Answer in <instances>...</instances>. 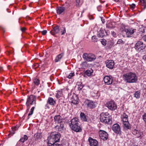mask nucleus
Wrapping results in <instances>:
<instances>
[{"mask_svg":"<svg viewBox=\"0 0 146 146\" xmlns=\"http://www.w3.org/2000/svg\"><path fill=\"white\" fill-rule=\"evenodd\" d=\"M123 78L126 82L129 83H136L138 80V77L134 72H130L124 74Z\"/></svg>","mask_w":146,"mask_h":146,"instance_id":"1","label":"nucleus"},{"mask_svg":"<svg viewBox=\"0 0 146 146\" xmlns=\"http://www.w3.org/2000/svg\"><path fill=\"white\" fill-rule=\"evenodd\" d=\"M70 128L74 131L77 132H81L82 129L79 123V120L77 118L72 119L69 123Z\"/></svg>","mask_w":146,"mask_h":146,"instance_id":"2","label":"nucleus"},{"mask_svg":"<svg viewBox=\"0 0 146 146\" xmlns=\"http://www.w3.org/2000/svg\"><path fill=\"white\" fill-rule=\"evenodd\" d=\"M60 135V134L52 133L48 137V142L51 145H54L56 143L59 141Z\"/></svg>","mask_w":146,"mask_h":146,"instance_id":"3","label":"nucleus"},{"mask_svg":"<svg viewBox=\"0 0 146 146\" xmlns=\"http://www.w3.org/2000/svg\"><path fill=\"white\" fill-rule=\"evenodd\" d=\"M100 119L101 122L109 124L112 122L111 116L107 112L102 113L100 115Z\"/></svg>","mask_w":146,"mask_h":146,"instance_id":"4","label":"nucleus"},{"mask_svg":"<svg viewBox=\"0 0 146 146\" xmlns=\"http://www.w3.org/2000/svg\"><path fill=\"white\" fill-rule=\"evenodd\" d=\"M60 30H62L61 35H63L66 32L65 28L64 27H62V29H60L59 26L58 25H57L55 27H53V29L50 32V33L52 35H55L58 33H59Z\"/></svg>","mask_w":146,"mask_h":146,"instance_id":"5","label":"nucleus"},{"mask_svg":"<svg viewBox=\"0 0 146 146\" xmlns=\"http://www.w3.org/2000/svg\"><path fill=\"white\" fill-rule=\"evenodd\" d=\"M145 45L141 41H137L135 45V48L137 51L142 52L145 50Z\"/></svg>","mask_w":146,"mask_h":146,"instance_id":"6","label":"nucleus"},{"mask_svg":"<svg viewBox=\"0 0 146 146\" xmlns=\"http://www.w3.org/2000/svg\"><path fill=\"white\" fill-rule=\"evenodd\" d=\"M83 59L88 62L94 61L96 59L95 56L93 54L84 53L83 55Z\"/></svg>","mask_w":146,"mask_h":146,"instance_id":"7","label":"nucleus"},{"mask_svg":"<svg viewBox=\"0 0 146 146\" xmlns=\"http://www.w3.org/2000/svg\"><path fill=\"white\" fill-rule=\"evenodd\" d=\"M36 99V97L35 96L31 95L27 98L26 104H29L31 105L35 104V106Z\"/></svg>","mask_w":146,"mask_h":146,"instance_id":"8","label":"nucleus"},{"mask_svg":"<svg viewBox=\"0 0 146 146\" xmlns=\"http://www.w3.org/2000/svg\"><path fill=\"white\" fill-rule=\"evenodd\" d=\"M106 106L109 109L111 110H114L117 108V106L115 103L113 101H110L108 102L106 104Z\"/></svg>","mask_w":146,"mask_h":146,"instance_id":"9","label":"nucleus"},{"mask_svg":"<svg viewBox=\"0 0 146 146\" xmlns=\"http://www.w3.org/2000/svg\"><path fill=\"white\" fill-rule=\"evenodd\" d=\"M112 129L115 133L120 135L121 134V128L118 124L117 123L114 124L112 126Z\"/></svg>","mask_w":146,"mask_h":146,"instance_id":"10","label":"nucleus"},{"mask_svg":"<svg viewBox=\"0 0 146 146\" xmlns=\"http://www.w3.org/2000/svg\"><path fill=\"white\" fill-rule=\"evenodd\" d=\"M125 31L126 33L127 36L128 37H131V35L136 31V29H133L132 28L126 29H125L123 30Z\"/></svg>","mask_w":146,"mask_h":146,"instance_id":"11","label":"nucleus"},{"mask_svg":"<svg viewBox=\"0 0 146 146\" xmlns=\"http://www.w3.org/2000/svg\"><path fill=\"white\" fill-rule=\"evenodd\" d=\"M99 136L102 139L106 140L108 138V134L105 131L100 130L99 131Z\"/></svg>","mask_w":146,"mask_h":146,"instance_id":"12","label":"nucleus"},{"mask_svg":"<svg viewBox=\"0 0 146 146\" xmlns=\"http://www.w3.org/2000/svg\"><path fill=\"white\" fill-rule=\"evenodd\" d=\"M85 105L87 108H94L95 107L94 103L91 101L87 100L85 102Z\"/></svg>","mask_w":146,"mask_h":146,"instance_id":"13","label":"nucleus"},{"mask_svg":"<svg viewBox=\"0 0 146 146\" xmlns=\"http://www.w3.org/2000/svg\"><path fill=\"white\" fill-rule=\"evenodd\" d=\"M106 67L110 69H112L113 68L114 62L113 60H107L106 62Z\"/></svg>","mask_w":146,"mask_h":146,"instance_id":"14","label":"nucleus"},{"mask_svg":"<svg viewBox=\"0 0 146 146\" xmlns=\"http://www.w3.org/2000/svg\"><path fill=\"white\" fill-rule=\"evenodd\" d=\"M104 80L106 84L110 85L112 84L113 79L108 76H106L104 78Z\"/></svg>","mask_w":146,"mask_h":146,"instance_id":"15","label":"nucleus"},{"mask_svg":"<svg viewBox=\"0 0 146 146\" xmlns=\"http://www.w3.org/2000/svg\"><path fill=\"white\" fill-rule=\"evenodd\" d=\"M64 7H58L56 8L57 13L60 15L63 13L65 11L66 7L65 6V4L63 5Z\"/></svg>","mask_w":146,"mask_h":146,"instance_id":"16","label":"nucleus"},{"mask_svg":"<svg viewBox=\"0 0 146 146\" xmlns=\"http://www.w3.org/2000/svg\"><path fill=\"white\" fill-rule=\"evenodd\" d=\"M88 141L90 146H98V142L96 140L93 139L91 137H89Z\"/></svg>","mask_w":146,"mask_h":146,"instance_id":"17","label":"nucleus"},{"mask_svg":"<svg viewBox=\"0 0 146 146\" xmlns=\"http://www.w3.org/2000/svg\"><path fill=\"white\" fill-rule=\"evenodd\" d=\"M70 102L74 104H77L79 102L78 98L75 95L72 96V97L70 99Z\"/></svg>","mask_w":146,"mask_h":146,"instance_id":"18","label":"nucleus"},{"mask_svg":"<svg viewBox=\"0 0 146 146\" xmlns=\"http://www.w3.org/2000/svg\"><path fill=\"white\" fill-rule=\"evenodd\" d=\"M124 126L123 127L124 130H126L128 129H130L131 128L130 125L128 122H126L123 123Z\"/></svg>","mask_w":146,"mask_h":146,"instance_id":"19","label":"nucleus"},{"mask_svg":"<svg viewBox=\"0 0 146 146\" xmlns=\"http://www.w3.org/2000/svg\"><path fill=\"white\" fill-rule=\"evenodd\" d=\"M108 32H106L105 30H102L98 34V37L102 38L104 36L108 35Z\"/></svg>","mask_w":146,"mask_h":146,"instance_id":"20","label":"nucleus"},{"mask_svg":"<svg viewBox=\"0 0 146 146\" xmlns=\"http://www.w3.org/2000/svg\"><path fill=\"white\" fill-rule=\"evenodd\" d=\"M64 55V53H62L57 55L54 61L55 62H58L60 61L61 58Z\"/></svg>","mask_w":146,"mask_h":146,"instance_id":"21","label":"nucleus"},{"mask_svg":"<svg viewBox=\"0 0 146 146\" xmlns=\"http://www.w3.org/2000/svg\"><path fill=\"white\" fill-rule=\"evenodd\" d=\"M47 103L50 105L53 106L56 103V102L52 98L49 97L48 99Z\"/></svg>","mask_w":146,"mask_h":146,"instance_id":"22","label":"nucleus"},{"mask_svg":"<svg viewBox=\"0 0 146 146\" xmlns=\"http://www.w3.org/2000/svg\"><path fill=\"white\" fill-rule=\"evenodd\" d=\"M28 139V137L26 135H24L19 140V141L24 143L27 141Z\"/></svg>","mask_w":146,"mask_h":146,"instance_id":"23","label":"nucleus"},{"mask_svg":"<svg viewBox=\"0 0 146 146\" xmlns=\"http://www.w3.org/2000/svg\"><path fill=\"white\" fill-rule=\"evenodd\" d=\"M133 134L135 135V136L137 137H139L141 134V133L138 130H136V129H134L132 132Z\"/></svg>","mask_w":146,"mask_h":146,"instance_id":"24","label":"nucleus"},{"mask_svg":"<svg viewBox=\"0 0 146 146\" xmlns=\"http://www.w3.org/2000/svg\"><path fill=\"white\" fill-rule=\"evenodd\" d=\"M140 2L141 3V5L143 7H142V8L143 9H144L146 8V0H139Z\"/></svg>","mask_w":146,"mask_h":146,"instance_id":"25","label":"nucleus"},{"mask_svg":"<svg viewBox=\"0 0 146 146\" xmlns=\"http://www.w3.org/2000/svg\"><path fill=\"white\" fill-rule=\"evenodd\" d=\"M80 65L82 68H85L88 67V65L86 62H83L80 64Z\"/></svg>","mask_w":146,"mask_h":146,"instance_id":"26","label":"nucleus"},{"mask_svg":"<svg viewBox=\"0 0 146 146\" xmlns=\"http://www.w3.org/2000/svg\"><path fill=\"white\" fill-rule=\"evenodd\" d=\"M54 119L56 122H61V117L60 115H56L54 117Z\"/></svg>","mask_w":146,"mask_h":146,"instance_id":"27","label":"nucleus"},{"mask_svg":"<svg viewBox=\"0 0 146 146\" xmlns=\"http://www.w3.org/2000/svg\"><path fill=\"white\" fill-rule=\"evenodd\" d=\"M63 127L64 126L63 125H60V126L57 125L55 127L56 129L59 131H61L63 130Z\"/></svg>","mask_w":146,"mask_h":146,"instance_id":"28","label":"nucleus"},{"mask_svg":"<svg viewBox=\"0 0 146 146\" xmlns=\"http://www.w3.org/2000/svg\"><path fill=\"white\" fill-rule=\"evenodd\" d=\"M80 117L81 119L83 121H86L87 119L86 118V116L85 114L81 112L80 115Z\"/></svg>","mask_w":146,"mask_h":146,"instance_id":"29","label":"nucleus"},{"mask_svg":"<svg viewBox=\"0 0 146 146\" xmlns=\"http://www.w3.org/2000/svg\"><path fill=\"white\" fill-rule=\"evenodd\" d=\"M93 72V70L91 69L90 70H88L85 72V74L87 76H90L92 74Z\"/></svg>","mask_w":146,"mask_h":146,"instance_id":"30","label":"nucleus"},{"mask_svg":"<svg viewBox=\"0 0 146 146\" xmlns=\"http://www.w3.org/2000/svg\"><path fill=\"white\" fill-rule=\"evenodd\" d=\"M33 82L35 85L38 86L40 84V80L37 78H35L33 80Z\"/></svg>","mask_w":146,"mask_h":146,"instance_id":"31","label":"nucleus"},{"mask_svg":"<svg viewBox=\"0 0 146 146\" xmlns=\"http://www.w3.org/2000/svg\"><path fill=\"white\" fill-rule=\"evenodd\" d=\"M35 137L36 140H38L40 139L42 137V136L41 134L39 133H37L35 135Z\"/></svg>","mask_w":146,"mask_h":146,"instance_id":"32","label":"nucleus"},{"mask_svg":"<svg viewBox=\"0 0 146 146\" xmlns=\"http://www.w3.org/2000/svg\"><path fill=\"white\" fill-rule=\"evenodd\" d=\"M140 93L139 91L136 92L134 94V97L137 98H139L140 97Z\"/></svg>","mask_w":146,"mask_h":146,"instance_id":"33","label":"nucleus"},{"mask_svg":"<svg viewBox=\"0 0 146 146\" xmlns=\"http://www.w3.org/2000/svg\"><path fill=\"white\" fill-rule=\"evenodd\" d=\"M77 85L78 86L77 88L79 90H81L83 87V86L82 85V83H78Z\"/></svg>","mask_w":146,"mask_h":146,"instance_id":"34","label":"nucleus"},{"mask_svg":"<svg viewBox=\"0 0 146 146\" xmlns=\"http://www.w3.org/2000/svg\"><path fill=\"white\" fill-rule=\"evenodd\" d=\"M35 109V107H33L32 108H31V110L29 112V113L28 114V118H29V116L31 115H32L33 113V111Z\"/></svg>","mask_w":146,"mask_h":146,"instance_id":"35","label":"nucleus"},{"mask_svg":"<svg viewBox=\"0 0 146 146\" xmlns=\"http://www.w3.org/2000/svg\"><path fill=\"white\" fill-rule=\"evenodd\" d=\"M62 95V92L60 91H58L56 94V97L57 98H60Z\"/></svg>","mask_w":146,"mask_h":146,"instance_id":"36","label":"nucleus"},{"mask_svg":"<svg viewBox=\"0 0 146 146\" xmlns=\"http://www.w3.org/2000/svg\"><path fill=\"white\" fill-rule=\"evenodd\" d=\"M92 40L93 42H97L98 40V39L96 36H94L92 37Z\"/></svg>","mask_w":146,"mask_h":146,"instance_id":"37","label":"nucleus"},{"mask_svg":"<svg viewBox=\"0 0 146 146\" xmlns=\"http://www.w3.org/2000/svg\"><path fill=\"white\" fill-rule=\"evenodd\" d=\"M74 75V72L71 73H70L69 75L67 76V78L69 79H71L72 77Z\"/></svg>","mask_w":146,"mask_h":146,"instance_id":"38","label":"nucleus"},{"mask_svg":"<svg viewBox=\"0 0 146 146\" xmlns=\"http://www.w3.org/2000/svg\"><path fill=\"white\" fill-rule=\"evenodd\" d=\"M101 42V43L103 45H106V41L104 39H102Z\"/></svg>","mask_w":146,"mask_h":146,"instance_id":"39","label":"nucleus"},{"mask_svg":"<svg viewBox=\"0 0 146 146\" xmlns=\"http://www.w3.org/2000/svg\"><path fill=\"white\" fill-rule=\"evenodd\" d=\"M111 24H108L106 25V27L107 28L110 29H112L113 28V26H110Z\"/></svg>","mask_w":146,"mask_h":146,"instance_id":"40","label":"nucleus"},{"mask_svg":"<svg viewBox=\"0 0 146 146\" xmlns=\"http://www.w3.org/2000/svg\"><path fill=\"white\" fill-rule=\"evenodd\" d=\"M76 6H80V4H81V3L80 2V0H76Z\"/></svg>","mask_w":146,"mask_h":146,"instance_id":"41","label":"nucleus"},{"mask_svg":"<svg viewBox=\"0 0 146 146\" xmlns=\"http://www.w3.org/2000/svg\"><path fill=\"white\" fill-rule=\"evenodd\" d=\"M121 43H123H123H124V42H123V41L121 39H120L118 40L117 42V44H119Z\"/></svg>","mask_w":146,"mask_h":146,"instance_id":"42","label":"nucleus"},{"mask_svg":"<svg viewBox=\"0 0 146 146\" xmlns=\"http://www.w3.org/2000/svg\"><path fill=\"white\" fill-rule=\"evenodd\" d=\"M11 132L9 134V137H11V136H10V135H13L14 133H15V131L14 130L12 129Z\"/></svg>","mask_w":146,"mask_h":146,"instance_id":"43","label":"nucleus"},{"mask_svg":"<svg viewBox=\"0 0 146 146\" xmlns=\"http://www.w3.org/2000/svg\"><path fill=\"white\" fill-rule=\"evenodd\" d=\"M130 6L131 8L133 9L135 7V5L134 3L130 5Z\"/></svg>","mask_w":146,"mask_h":146,"instance_id":"44","label":"nucleus"},{"mask_svg":"<svg viewBox=\"0 0 146 146\" xmlns=\"http://www.w3.org/2000/svg\"><path fill=\"white\" fill-rule=\"evenodd\" d=\"M128 116L127 115H126L125 113H123L122 115V118L128 119Z\"/></svg>","mask_w":146,"mask_h":146,"instance_id":"45","label":"nucleus"},{"mask_svg":"<svg viewBox=\"0 0 146 146\" xmlns=\"http://www.w3.org/2000/svg\"><path fill=\"white\" fill-rule=\"evenodd\" d=\"M143 119L145 121V124L146 125V113L143 115Z\"/></svg>","mask_w":146,"mask_h":146,"instance_id":"46","label":"nucleus"},{"mask_svg":"<svg viewBox=\"0 0 146 146\" xmlns=\"http://www.w3.org/2000/svg\"><path fill=\"white\" fill-rule=\"evenodd\" d=\"M123 123L126 122H128V119L122 118Z\"/></svg>","mask_w":146,"mask_h":146,"instance_id":"47","label":"nucleus"},{"mask_svg":"<svg viewBox=\"0 0 146 146\" xmlns=\"http://www.w3.org/2000/svg\"><path fill=\"white\" fill-rule=\"evenodd\" d=\"M47 31L46 30H44L42 31V33L43 35H45L47 33Z\"/></svg>","mask_w":146,"mask_h":146,"instance_id":"48","label":"nucleus"},{"mask_svg":"<svg viewBox=\"0 0 146 146\" xmlns=\"http://www.w3.org/2000/svg\"><path fill=\"white\" fill-rule=\"evenodd\" d=\"M111 35L114 37H115L116 36V34L115 33L114 31L111 32Z\"/></svg>","mask_w":146,"mask_h":146,"instance_id":"49","label":"nucleus"},{"mask_svg":"<svg viewBox=\"0 0 146 146\" xmlns=\"http://www.w3.org/2000/svg\"><path fill=\"white\" fill-rule=\"evenodd\" d=\"M18 128V127L17 126H15L14 128H12V129L14 130V131H16L17 130Z\"/></svg>","mask_w":146,"mask_h":146,"instance_id":"50","label":"nucleus"},{"mask_svg":"<svg viewBox=\"0 0 146 146\" xmlns=\"http://www.w3.org/2000/svg\"><path fill=\"white\" fill-rule=\"evenodd\" d=\"M21 30L23 32H24L25 31L26 28L25 27L21 28Z\"/></svg>","mask_w":146,"mask_h":146,"instance_id":"51","label":"nucleus"},{"mask_svg":"<svg viewBox=\"0 0 146 146\" xmlns=\"http://www.w3.org/2000/svg\"><path fill=\"white\" fill-rule=\"evenodd\" d=\"M54 146H62L61 145L59 144L58 143H55L54 145Z\"/></svg>","mask_w":146,"mask_h":146,"instance_id":"52","label":"nucleus"},{"mask_svg":"<svg viewBox=\"0 0 146 146\" xmlns=\"http://www.w3.org/2000/svg\"><path fill=\"white\" fill-rule=\"evenodd\" d=\"M143 39L146 42V35H145L143 36Z\"/></svg>","mask_w":146,"mask_h":146,"instance_id":"53","label":"nucleus"},{"mask_svg":"<svg viewBox=\"0 0 146 146\" xmlns=\"http://www.w3.org/2000/svg\"><path fill=\"white\" fill-rule=\"evenodd\" d=\"M101 21L102 22V23L103 24L104 23H105L104 19H103V18H101Z\"/></svg>","mask_w":146,"mask_h":146,"instance_id":"54","label":"nucleus"},{"mask_svg":"<svg viewBox=\"0 0 146 146\" xmlns=\"http://www.w3.org/2000/svg\"><path fill=\"white\" fill-rule=\"evenodd\" d=\"M27 107V109H29L30 108V105L29 104H26Z\"/></svg>","mask_w":146,"mask_h":146,"instance_id":"55","label":"nucleus"},{"mask_svg":"<svg viewBox=\"0 0 146 146\" xmlns=\"http://www.w3.org/2000/svg\"><path fill=\"white\" fill-rule=\"evenodd\" d=\"M143 58L146 61V54L143 56Z\"/></svg>","mask_w":146,"mask_h":146,"instance_id":"56","label":"nucleus"},{"mask_svg":"<svg viewBox=\"0 0 146 146\" xmlns=\"http://www.w3.org/2000/svg\"><path fill=\"white\" fill-rule=\"evenodd\" d=\"M29 109H27V111H26V112H28L29 111Z\"/></svg>","mask_w":146,"mask_h":146,"instance_id":"57","label":"nucleus"},{"mask_svg":"<svg viewBox=\"0 0 146 146\" xmlns=\"http://www.w3.org/2000/svg\"><path fill=\"white\" fill-rule=\"evenodd\" d=\"M114 0L116 2H118V0Z\"/></svg>","mask_w":146,"mask_h":146,"instance_id":"58","label":"nucleus"},{"mask_svg":"<svg viewBox=\"0 0 146 146\" xmlns=\"http://www.w3.org/2000/svg\"><path fill=\"white\" fill-rule=\"evenodd\" d=\"M10 65H8V66H7V67L8 68H9V67H10Z\"/></svg>","mask_w":146,"mask_h":146,"instance_id":"59","label":"nucleus"},{"mask_svg":"<svg viewBox=\"0 0 146 146\" xmlns=\"http://www.w3.org/2000/svg\"><path fill=\"white\" fill-rule=\"evenodd\" d=\"M8 54H9L10 53V52L9 51H8Z\"/></svg>","mask_w":146,"mask_h":146,"instance_id":"60","label":"nucleus"},{"mask_svg":"<svg viewBox=\"0 0 146 146\" xmlns=\"http://www.w3.org/2000/svg\"><path fill=\"white\" fill-rule=\"evenodd\" d=\"M23 99H22L21 100V101H23Z\"/></svg>","mask_w":146,"mask_h":146,"instance_id":"61","label":"nucleus"},{"mask_svg":"<svg viewBox=\"0 0 146 146\" xmlns=\"http://www.w3.org/2000/svg\"><path fill=\"white\" fill-rule=\"evenodd\" d=\"M47 104H46V106H47Z\"/></svg>","mask_w":146,"mask_h":146,"instance_id":"62","label":"nucleus"},{"mask_svg":"<svg viewBox=\"0 0 146 146\" xmlns=\"http://www.w3.org/2000/svg\"><path fill=\"white\" fill-rule=\"evenodd\" d=\"M100 2H101V0H100Z\"/></svg>","mask_w":146,"mask_h":146,"instance_id":"63","label":"nucleus"}]
</instances>
